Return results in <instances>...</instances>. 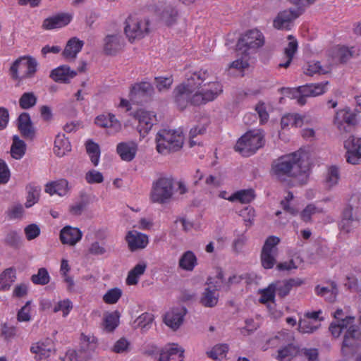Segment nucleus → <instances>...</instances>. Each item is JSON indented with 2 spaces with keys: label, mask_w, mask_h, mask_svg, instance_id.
<instances>
[{
  "label": "nucleus",
  "mask_w": 361,
  "mask_h": 361,
  "mask_svg": "<svg viewBox=\"0 0 361 361\" xmlns=\"http://www.w3.org/2000/svg\"><path fill=\"white\" fill-rule=\"evenodd\" d=\"M303 155L300 152L281 157L271 165L274 177L283 185L289 188L305 185L308 180V174L303 166Z\"/></svg>",
  "instance_id": "f257e3e1"
},
{
  "label": "nucleus",
  "mask_w": 361,
  "mask_h": 361,
  "mask_svg": "<svg viewBox=\"0 0 361 361\" xmlns=\"http://www.w3.org/2000/svg\"><path fill=\"white\" fill-rule=\"evenodd\" d=\"M354 322V317L346 316L344 319H341L337 323H331L329 326V331L335 338H338L346 329L343 341V346L354 347L357 341L361 339V331L353 324Z\"/></svg>",
  "instance_id": "f03ea898"
},
{
  "label": "nucleus",
  "mask_w": 361,
  "mask_h": 361,
  "mask_svg": "<svg viewBox=\"0 0 361 361\" xmlns=\"http://www.w3.org/2000/svg\"><path fill=\"white\" fill-rule=\"evenodd\" d=\"M155 140L158 152L166 154L180 149L183 145L184 137L181 132L162 129L157 133Z\"/></svg>",
  "instance_id": "7ed1b4c3"
},
{
  "label": "nucleus",
  "mask_w": 361,
  "mask_h": 361,
  "mask_svg": "<svg viewBox=\"0 0 361 361\" xmlns=\"http://www.w3.org/2000/svg\"><path fill=\"white\" fill-rule=\"evenodd\" d=\"M290 3L299 6L297 8H289L280 11L273 20V27L277 30H290L293 23L302 13L300 6L310 5L315 0H288Z\"/></svg>",
  "instance_id": "20e7f679"
},
{
  "label": "nucleus",
  "mask_w": 361,
  "mask_h": 361,
  "mask_svg": "<svg viewBox=\"0 0 361 361\" xmlns=\"http://www.w3.org/2000/svg\"><path fill=\"white\" fill-rule=\"evenodd\" d=\"M173 195V180L160 177L152 184L150 200L154 203L166 204Z\"/></svg>",
  "instance_id": "39448f33"
},
{
  "label": "nucleus",
  "mask_w": 361,
  "mask_h": 361,
  "mask_svg": "<svg viewBox=\"0 0 361 361\" xmlns=\"http://www.w3.org/2000/svg\"><path fill=\"white\" fill-rule=\"evenodd\" d=\"M37 62L31 56H21L11 65L9 73L13 80H22L32 78L37 72Z\"/></svg>",
  "instance_id": "423d86ee"
},
{
  "label": "nucleus",
  "mask_w": 361,
  "mask_h": 361,
  "mask_svg": "<svg viewBox=\"0 0 361 361\" xmlns=\"http://www.w3.org/2000/svg\"><path fill=\"white\" fill-rule=\"evenodd\" d=\"M264 145V138L261 133L249 131L237 141L235 149L243 157H250Z\"/></svg>",
  "instance_id": "0eeeda50"
},
{
  "label": "nucleus",
  "mask_w": 361,
  "mask_h": 361,
  "mask_svg": "<svg viewBox=\"0 0 361 361\" xmlns=\"http://www.w3.org/2000/svg\"><path fill=\"white\" fill-rule=\"evenodd\" d=\"M264 44L263 34L257 29L250 30L243 35L238 39L236 47L238 50L243 54H249L255 51Z\"/></svg>",
  "instance_id": "6e6552de"
},
{
  "label": "nucleus",
  "mask_w": 361,
  "mask_h": 361,
  "mask_svg": "<svg viewBox=\"0 0 361 361\" xmlns=\"http://www.w3.org/2000/svg\"><path fill=\"white\" fill-rule=\"evenodd\" d=\"M148 20H142L135 16H130L126 20L124 32L129 41L144 37L149 32Z\"/></svg>",
  "instance_id": "1a4fd4ad"
},
{
  "label": "nucleus",
  "mask_w": 361,
  "mask_h": 361,
  "mask_svg": "<svg viewBox=\"0 0 361 361\" xmlns=\"http://www.w3.org/2000/svg\"><path fill=\"white\" fill-rule=\"evenodd\" d=\"M279 243L280 239L274 235L268 237L265 240L260 255L262 266L264 269H270L276 264L278 255L276 245Z\"/></svg>",
  "instance_id": "9d476101"
},
{
  "label": "nucleus",
  "mask_w": 361,
  "mask_h": 361,
  "mask_svg": "<svg viewBox=\"0 0 361 361\" xmlns=\"http://www.w3.org/2000/svg\"><path fill=\"white\" fill-rule=\"evenodd\" d=\"M328 82L321 83H310L299 86L293 90V97L297 99L298 104L302 106L306 104V98L317 97L324 94L326 90Z\"/></svg>",
  "instance_id": "9b49d317"
},
{
  "label": "nucleus",
  "mask_w": 361,
  "mask_h": 361,
  "mask_svg": "<svg viewBox=\"0 0 361 361\" xmlns=\"http://www.w3.org/2000/svg\"><path fill=\"white\" fill-rule=\"evenodd\" d=\"M30 351L35 355L36 361H41L50 357L51 353L55 351L54 344L52 339L45 338L32 343Z\"/></svg>",
  "instance_id": "f8f14e48"
},
{
  "label": "nucleus",
  "mask_w": 361,
  "mask_h": 361,
  "mask_svg": "<svg viewBox=\"0 0 361 361\" xmlns=\"http://www.w3.org/2000/svg\"><path fill=\"white\" fill-rule=\"evenodd\" d=\"M194 90L184 84L178 85L173 90L174 100L178 108L181 110L185 109L188 104L194 105Z\"/></svg>",
  "instance_id": "ddd939ff"
},
{
  "label": "nucleus",
  "mask_w": 361,
  "mask_h": 361,
  "mask_svg": "<svg viewBox=\"0 0 361 361\" xmlns=\"http://www.w3.org/2000/svg\"><path fill=\"white\" fill-rule=\"evenodd\" d=\"M347 149L345 159L348 163L355 165L361 164V138L350 137L345 142Z\"/></svg>",
  "instance_id": "4468645a"
},
{
  "label": "nucleus",
  "mask_w": 361,
  "mask_h": 361,
  "mask_svg": "<svg viewBox=\"0 0 361 361\" xmlns=\"http://www.w3.org/2000/svg\"><path fill=\"white\" fill-rule=\"evenodd\" d=\"M153 93L152 85L147 82H142L134 85L130 90V99L137 104L147 102Z\"/></svg>",
  "instance_id": "2eb2a0df"
},
{
  "label": "nucleus",
  "mask_w": 361,
  "mask_h": 361,
  "mask_svg": "<svg viewBox=\"0 0 361 361\" xmlns=\"http://www.w3.org/2000/svg\"><path fill=\"white\" fill-rule=\"evenodd\" d=\"M360 218L350 205H347L343 210L342 218L340 222L341 231L349 233L358 226Z\"/></svg>",
  "instance_id": "dca6fc26"
},
{
  "label": "nucleus",
  "mask_w": 361,
  "mask_h": 361,
  "mask_svg": "<svg viewBox=\"0 0 361 361\" xmlns=\"http://www.w3.org/2000/svg\"><path fill=\"white\" fill-rule=\"evenodd\" d=\"M135 118L138 121L137 129L141 136L145 137L151 130L156 120V116L149 111L139 110L135 114Z\"/></svg>",
  "instance_id": "f3484780"
},
{
  "label": "nucleus",
  "mask_w": 361,
  "mask_h": 361,
  "mask_svg": "<svg viewBox=\"0 0 361 361\" xmlns=\"http://www.w3.org/2000/svg\"><path fill=\"white\" fill-rule=\"evenodd\" d=\"M186 309L184 307L173 308L167 312L164 316V323L173 330L178 329L183 324Z\"/></svg>",
  "instance_id": "a211bd4d"
},
{
  "label": "nucleus",
  "mask_w": 361,
  "mask_h": 361,
  "mask_svg": "<svg viewBox=\"0 0 361 361\" xmlns=\"http://www.w3.org/2000/svg\"><path fill=\"white\" fill-rule=\"evenodd\" d=\"M209 77V72L207 70L201 69L198 71L188 73L186 75V80L183 84L192 89L194 92H198L200 85Z\"/></svg>",
  "instance_id": "6ab92c4d"
},
{
  "label": "nucleus",
  "mask_w": 361,
  "mask_h": 361,
  "mask_svg": "<svg viewBox=\"0 0 361 361\" xmlns=\"http://www.w3.org/2000/svg\"><path fill=\"white\" fill-rule=\"evenodd\" d=\"M95 123L100 127L109 129V133L114 134L121 129V123L111 114L99 115L95 119Z\"/></svg>",
  "instance_id": "aec40b11"
},
{
  "label": "nucleus",
  "mask_w": 361,
  "mask_h": 361,
  "mask_svg": "<svg viewBox=\"0 0 361 361\" xmlns=\"http://www.w3.org/2000/svg\"><path fill=\"white\" fill-rule=\"evenodd\" d=\"M17 126L24 137L33 139L35 132L28 113L23 112L19 115L17 119Z\"/></svg>",
  "instance_id": "412c9836"
},
{
  "label": "nucleus",
  "mask_w": 361,
  "mask_h": 361,
  "mask_svg": "<svg viewBox=\"0 0 361 361\" xmlns=\"http://www.w3.org/2000/svg\"><path fill=\"white\" fill-rule=\"evenodd\" d=\"M76 75V71L71 70L70 67L66 65H63L52 70L49 76L55 82L68 83Z\"/></svg>",
  "instance_id": "4be33fe9"
},
{
  "label": "nucleus",
  "mask_w": 361,
  "mask_h": 361,
  "mask_svg": "<svg viewBox=\"0 0 361 361\" xmlns=\"http://www.w3.org/2000/svg\"><path fill=\"white\" fill-rule=\"evenodd\" d=\"M71 20V16L68 13H59L46 18L43 21L42 27L46 30L61 28L67 25Z\"/></svg>",
  "instance_id": "5701e85b"
},
{
  "label": "nucleus",
  "mask_w": 361,
  "mask_h": 361,
  "mask_svg": "<svg viewBox=\"0 0 361 361\" xmlns=\"http://www.w3.org/2000/svg\"><path fill=\"white\" fill-rule=\"evenodd\" d=\"M126 241L130 250L145 248L148 244L147 235L137 231H129L126 235Z\"/></svg>",
  "instance_id": "b1692460"
},
{
  "label": "nucleus",
  "mask_w": 361,
  "mask_h": 361,
  "mask_svg": "<svg viewBox=\"0 0 361 361\" xmlns=\"http://www.w3.org/2000/svg\"><path fill=\"white\" fill-rule=\"evenodd\" d=\"M82 232L78 228L65 226L60 232V240L63 244L75 245L82 238Z\"/></svg>",
  "instance_id": "393cba45"
},
{
  "label": "nucleus",
  "mask_w": 361,
  "mask_h": 361,
  "mask_svg": "<svg viewBox=\"0 0 361 361\" xmlns=\"http://www.w3.org/2000/svg\"><path fill=\"white\" fill-rule=\"evenodd\" d=\"M137 145L134 142H120L116 147V152L121 159L126 161H132L136 154Z\"/></svg>",
  "instance_id": "a878e982"
},
{
  "label": "nucleus",
  "mask_w": 361,
  "mask_h": 361,
  "mask_svg": "<svg viewBox=\"0 0 361 361\" xmlns=\"http://www.w3.org/2000/svg\"><path fill=\"white\" fill-rule=\"evenodd\" d=\"M123 47V39L118 35H107L104 39V51L108 55H115Z\"/></svg>",
  "instance_id": "bb28decb"
},
{
  "label": "nucleus",
  "mask_w": 361,
  "mask_h": 361,
  "mask_svg": "<svg viewBox=\"0 0 361 361\" xmlns=\"http://www.w3.org/2000/svg\"><path fill=\"white\" fill-rule=\"evenodd\" d=\"M183 352L177 345L173 344L161 350L158 361H183Z\"/></svg>",
  "instance_id": "cd10ccee"
},
{
  "label": "nucleus",
  "mask_w": 361,
  "mask_h": 361,
  "mask_svg": "<svg viewBox=\"0 0 361 361\" xmlns=\"http://www.w3.org/2000/svg\"><path fill=\"white\" fill-rule=\"evenodd\" d=\"M217 287V285H214L213 287L209 286L204 289L200 298V303L203 306L214 307L217 305L219 300Z\"/></svg>",
  "instance_id": "c85d7f7f"
},
{
  "label": "nucleus",
  "mask_w": 361,
  "mask_h": 361,
  "mask_svg": "<svg viewBox=\"0 0 361 361\" xmlns=\"http://www.w3.org/2000/svg\"><path fill=\"white\" fill-rule=\"evenodd\" d=\"M84 43L76 37L69 39L62 53L63 56L68 60L74 59L78 53L80 51Z\"/></svg>",
  "instance_id": "c756f323"
},
{
  "label": "nucleus",
  "mask_w": 361,
  "mask_h": 361,
  "mask_svg": "<svg viewBox=\"0 0 361 361\" xmlns=\"http://www.w3.org/2000/svg\"><path fill=\"white\" fill-rule=\"evenodd\" d=\"M20 334V330L17 326L7 322L1 324L0 336L7 344L11 343Z\"/></svg>",
  "instance_id": "7c9ffc66"
},
{
  "label": "nucleus",
  "mask_w": 361,
  "mask_h": 361,
  "mask_svg": "<svg viewBox=\"0 0 361 361\" xmlns=\"http://www.w3.org/2000/svg\"><path fill=\"white\" fill-rule=\"evenodd\" d=\"M16 279V271L14 267L6 269L0 274V290H8Z\"/></svg>",
  "instance_id": "2f4dec72"
},
{
  "label": "nucleus",
  "mask_w": 361,
  "mask_h": 361,
  "mask_svg": "<svg viewBox=\"0 0 361 361\" xmlns=\"http://www.w3.org/2000/svg\"><path fill=\"white\" fill-rule=\"evenodd\" d=\"M71 150V145L65 135H58L54 141V152L59 157H63L67 152Z\"/></svg>",
  "instance_id": "473e14b6"
},
{
  "label": "nucleus",
  "mask_w": 361,
  "mask_h": 361,
  "mask_svg": "<svg viewBox=\"0 0 361 361\" xmlns=\"http://www.w3.org/2000/svg\"><path fill=\"white\" fill-rule=\"evenodd\" d=\"M68 190V181L65 179H61L57 181L47 183L45 185V192L50 194L59 195V196H63L66 194Z\"/></svg>",
  "instance_id": "72a5a7b5"
},
{
  "label": "nucleus",
  "mask_w": 361,
  "mask_h": 361,
  "mask_svg": "<svg viewBox=\"0 0 361 361\" xmlns=\"http://www.w3.org/2000/svg\"><path fill=\"white\" fill-rule=\"evenodd\" d=\"M288 39L290 40L287 47L284 49V54L286 58V61L284 63H279V67L287 68L291 63V61L293 59V56L297 51L298 49V42L297 40L292 36L289 35Z\"/></svg>",
  "instance_id": "f704fd0d"
},
{
  "label": "nucleus",
  "mask_w": 361,
  "mask_h": 361,
  "mask_svg": "<svg viewBox=\"0 0 361 361\" xmlns=\"http://www.w3.org/2000/svg\"><path fill=\"white\" fill-rule=\"evenodd\" d=\"M26 144L18 135L13 137V143L11 147V154L16 159H21L25 154Z\"/></svg>",
  "instance_id": "c9c22d12"
},
{
  "label": "nucleus",
  "mask_w": 361,
  "mask_h": 361,
  "mask_svg": "<svg viewBox=\"0 0 361 361\" xmlns=\"http://www.w3.org/2000/svg\"><path fill=\"white\" fill-rule=\"evenodd\" d=\"M27 195V200L25 204V207L29 208L39 201L41 188L39 185L29 184L26 187Z\"/></svg>",
  "instance_id": "e433bc0d"
},
{
  "label": "nucleus",
  "mask_w": 361,
  "mask_h": 361,
  "mask_svg": "<svg viewBox=\"0 0 361 361\" xmlns=\"http://www.w3.org/2000/svg\"><path fill=\"white\" fill-rule=\"evenodd\" d=\"M255 198L254 190H242L237 191L230 196L228 200L231 202L238 201L242 204L250 203Z\"/></svg>",
  "instance_id": "4c0bfd02"
},
{
  "label": "nucleus",
  "mask_w": 361,
  "mask_h": 361,
  "mask_svg": "<svg viewBox=\"0 0 361 361\" xmlns=\"http://www.w3.org/2000/svg\"><path fill=\"white\" fill-rule=\"evenodd\" d=\"M197 264V258L192 251H187L179 259V266L184 270L192 271Z\"/></svg>",
  "instance_id": "58836bf2"
},
{
  "label": "nucleus",
  "mask_w": 361,
  "mask_h": 361,
  "mask_svg": "<svg viewBox=\"0 0 361 361\" xmlns=\"http://www.w3.org/2000/svg\"><path fill=\"white\" fill-rule=\"evenodd\" d=\"M147 268L145 263H140L136 264L132 269L127 276L126 283L128 285H135L138 282V279L142 275Z\"/></svg>",
  "instance_id": "ea45409f"
},
{
  "label": "nucleus",
  "mask_w": 361,
  "mask_h": 361,
  "mask_svg": "<svg viewBox=\"0 0 361 361\" xmlns=\"http://www.w3.org/2000/svg\"><path fill=\"white\" fill-rule=\"evenodd\" d=\"M216 98L214 93H212L209 88H203L201 91L194 93L193 102L195 106H199L211 102Z\"/></svg>",
  "instance_id": "a19ab883"
},
{
  "label": "nucleus",
  "mask_w": 361,
  "mask_h": 361,
  "mask_svg": "<svg viewBox=\"0 0 361 361\" xmlns=\"http://www.w3.org/2000/svg\"><path fill=\"white\" fill-rule=\"evenodd\" d=\"M298 353V348L293 344H288L278 350L277 359L279 361H290Z\"/></svg>",
  "instance_id": "79ce46f5"
},
{
  "label": "nucleus",
  "mask_w": 361,
  "mask_h": 361,
  "mask_svg": "<svg viewBox=\"0 0 361 361\" xmlns=\"http://www.w3.org/2000/svg\"><path fill=\"white\" fill-rule=\"evenodd\" d=\"M86 151L90 156V160L94 166H97L100 157V149L98 144L89 140L86 142Z\"/></svg>",
  "instance_id": "37998d69"
},
{
  "label": "nucleus",
  "mask_w": 361,
  "mask_h": 361,
  "mask_svg": "<svg viewBox=\"0 0 361 361\" xmlns=\"http://www.w3.org/2000/svg\"><path fill=\"white\" fill-rule=\"evenodd\" d=\"M37 97L32 92H24L19 99V106L23 109H29L37 104Z\"/></svg>",
  "instance_id": "c03bdc74"
},
{
  "label": "nucleus",
  "mask_w": 361,
  "mask_h": 361,
  "mask_svg": "<svg viewBox=\"0 0 361 361\" xmlns=\"http://www.w3.org/2000/svg\"><path fill=\"white\" fill-rule=\"evenodd\" d=\"M31 281L36 285H47L49 283L50 276L46 268H39L36 274L31 276Z\"/></svg>",
  "instance_id": "a18cd8bd"
},
{
  "label": "nucleus",
  "mask_w": 361,
  "mask_h": 361,
  "mask_svg": "<svg viewBox=\"0 0 361 361\" xmlns=\"http://www.w3.org/2000/svg\"><path fill=\"white\" fill-rule=\"evenodd\" d=\"M329 72V68L321 66L319 61H310L305 68L304 73L307 75H313L314 74H325Z\"/></svg>",
  "instance_id": "49530a36"
},
{
  "label": "nucleus",
  "mask_w": 361,
  "mask_h": 361,
  "mask_svg": "<svg viewBox=\"0 0 361 361\" xmlns=\"http://www.w3.org/2000/svg\"><path fill=\"white\" fill-rule=\"evenodd\" d=\"M89 202V196L86 194H82L80 197V200L71 206V213L75 216L80 215L82 212L85 209Z\"/></svg>",
  "instance_id": "de8ad7c7"
},
{
  "label": "nucleus",
  "mask_w": 361,
  "mask_h": 361,
  "mask_svg": "<svg viewBox=\"0 0 361 361\" xmlns=\"http://www.w3.org/2000/svg\"><path fill=\"white\" fill-rule=\"evenodd\" d=\"M178 12L171 5L166 6L161 12V19L167 25H171L175 23Z\"/></svg>",
  "instance_id": "09e8293b"
},
{
  "label": "nucleus",
  "mask_w": 361,
  "mask_h": 361,
  "mask_svg": "<svg viewBox=\"0 0 361 361\" xmlns=\"http://www.w3.org/2000/svg\"><path fill=\"white\" fill-rule=\"evenodd\" d=\"M339 170L338 168L335 166H331L327 171L326 176V184L329 188L336 185L339 180Z\"/></svg>",
  "instance_id": "8fccbe9b"
},
{
  "label": "nucleus",
  "mask_w": 361,
  "mask_h": 361,
  "mask_svg": "<svg viewBox=\"0 0 361 361\" xmlns=\"http://www.w3.org/2000/svg\"><path fill=\"white\" fill-rule=\"evenodd\" d=\"M228 350V346L226 344H220L215 345L207 355L213 360L223 359Z\"/></svg>",
  "instance_id": "3c124183"
},
{
  "label": "nucleus",
  "mask_w": 361,
  "mask_h": 361,
  "mask_svg": "<svg viewBox=\"0 0 361 361\" xmlns=\"http://www.w3.org/2000/svg\"><path fill=\"white\" fill-rule=\"evenodd\" d=\"M116 312L109 313L104 317V329L109 332L113 331L118 324V315Z\"/></svg>",
  "instance_id": "603ef678"
},
{
  "label": "nucleus",
  "mask_w": 361,
  "mask_h": 361,
  "mask_svg": "<svg viewBox=\"0 0 361 361\" xmlns=\"http://www.w3.org/2000/svg\"><path fill=\"white\" fill-rule=\"evenodd\" d=\"M121 295L122 291L120 288H111L104 294L103 300L107 304H115L121 297Z\"/></svg>",
  "instance_id": "864d4df0"
},
{
  "label": "nucleus",
  "mask_w": 361,
  "mask_h": 361,
  "mask_svg": "<svg viewBox=\"0 0 361 361\" xmlns=\"http://www.w3.org/2000/svg\"><path fill=\"white\" fill-rule=\"evenodd\" d=\"M318 327V325L313 324L312 322L305 317L299 321L298 330L302 334H312L315 331Z\"/></svg>",
  "instance_id": "5fc2aeb1"
},
{
  "label": "nucleus",
  "mask_w": 361,
  "mask_h": 361,
  "mask_svg": "<svg viewBox=\"0 0 361 361\" xmlns=\"http://www.w3.org/2000/svg\"><path fill=\"white\" fill-rule=\"evenodd\" d=\"M276 294V288L274 284H270L268 288L261 291V297L259 302L262 304L268 302L274 301Z\"/></svg>",
  "instance_id": "6e6d98bb"
},
{
  "label": "nucleus",
  "mask_w": 361,
  "mask_h": 361,
  "mask_svg": "<svg viewBox=\"0 0 361 361\" xmlns=\"http://www.w3.org/2000/svg\"><path fill=\"white\" fill-rule=\"evenodd\" d=\"M4 243L12 247L17 248L20 245V237L17 231H10L6 235Z\"/></svg>",
  "instance_id": "4d7b16f0"
},
{
  "label": "nucleus",
  "mask_w": 361,
  "mask_h": 361,
  "mask_svg": "<svg viewBox=\"0 0 361 361\" xmlns=\"http://www.w3.org/2000/svg\"><path fill=\"white\" fill-rule=\"evenodd\" d=\"M322 212V209L317 208L314 204H309L301 212L300 217L302 221L308 222L310 221L311 217L316 213Z\"/></svg>",
  "instance_id": "13d9d810"
},
{
  "label": "nucleus",
  "mask_w": 361,
  "mask_h": 361,
  "mask_svg": "<svg viewBox=\"0 0 361 361\" xmlns=\"http://www.w3.org/2000/svg\"><path fill=\"white\" fill-rule=\"evenodd\" d=\"M30 301H27L17 313V321L19 322H30L31 320L30 315Z\"/></svg>",
  "instance_id": "bf43d9fd"
},
{
  "label": "nucleus",
  "mask_w": 361,
  "mask_h": 361,
  "mask_svg": "<svg viewBox=\"0 0 361 361\" xmlns=\"http://www.w3.org/2000/svg\"><path fill=\"white\" fill-rule=\"evenodd\" d=\"M155 85L159 91H164L169 90L172 83H173V78L170 77H156L155 78Z\"/></svg>",
  "instance_id": "052dcab7"
},
{
  "label": "nucleus",
  "mask_w": 361,
  "mask_h": 361,
  "mask_svg": "<svg viewBox=\"0 0 361 361\" xmlns=\"http://www.w3.org/2000/svg\"><path fill=\"white\" fill-rule=\"evenodd\" d=\"M85 180L90 184L101 183L104 180V177L102 173L90 170L86 173Z\"/></svg>",
  "instance_id": "680f3d73"
},
{
  "label": "nucleus",
  "mask_w": 361,
  "mask_h": 361,
  "mask_svg": "<svg viewBox=\"0 0 361 361\" xmlns=\"http://www.w3.org/2000/svg\"><path fill=\"white\" fill-rule=\"evenodd\" d=\"M73 308V305L68 299L59 301L54 307V312H57L59 311L63 312V317L68 314L71 310Z\"/></svg>",
  "instance_id": "e2e57ef3"
},
{
  "label": "nucleus",
  "mask_w": 361,
  "mask_h": 361,
  "mask_svg": "<svg viewBox=\"0 0 361 361\" xmlns=\"http://www.w3.org/2000/svg\"><path fill=\"white\" fill-rule=\"evenodd\" d=\"M341 116L343 121L348 125H355V115L350 113L349 111L346 110H340L336 112L335 116V122L338 120V116Z\"/></svg>",
  "instance_id": "0e129e2a"
},
{
  "label": "nucleus",
  "mask_w": 361,
  "mask_h": 361,
  "mask_svg": "<svg viewBox=\"0 0 361 361\" xmlns=\"http://www.w3.org/2000/svg\"><path fill=\"white\" fill-rule=\"evenodd\" d=\"M26 238L28 240H33L37 238L40 234L39 227L35 224H32L27 226L24 229Z\"/></svg>",
  "instance_id": "69168bd1"
},
{
  "label": "nucleus",
  "mask_w": 361,
  "mask_h": 361,
  "mask_svg": "<svg viewBox=\"0 0 361 361\" xmlns=\"http://www.w3.org/2000/svg\"><path fill=\"white\" fill-rule=\"evenodd\" d=\"M11 176L10 170L6 163L0 159V184H6L8 182Z\"/></svg>",
  "instance_id": "338daca9"
},
{
  "label": "nucleus",
  "mask_w": 361,
  "mask_h": 361,
  "mask_svg": "<svg viewBox=\"0 0 361 361\" xmlns=\"http://www.w3.org/2000/svg\"><path fill=\"white\" fill-rule=\"evenodd\" d=\"M274 286L276 288V293L281 298H284L288 295L291 290L290 286L286 281L278 282L276 284H274Z\"/></svg>",
  "instance_id": "774afa93"
}]
</instances>
